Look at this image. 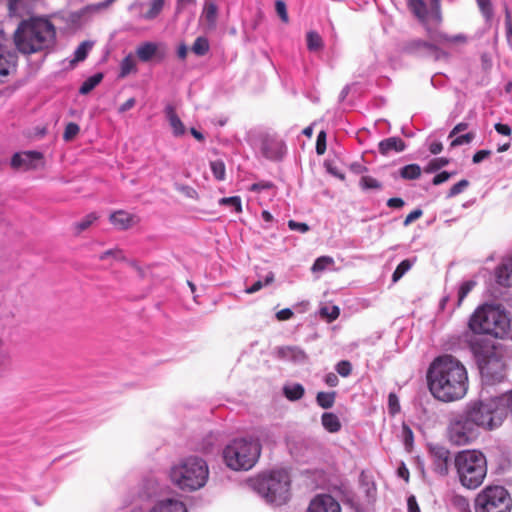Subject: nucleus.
Wrapping results in <instances>:
<instances>
[{"label": "nucleus", "mask_w": 512, "mask_h": 512, "mask_svg": "<svg viewBox=\"0 0 512 512\" xmlns=\"http://www.w3.org/2000/svg\"><path fill=\"white\" fill-rule=\"evenodd\" d=\"M13 68L14 65L5 54L4 46L0 43V82L10 74Z\"/></svg>", "instance_id": "obj_28"}, {"label": "nucleus", "mask_w": 512, "mask_h": 512, "mask_svg": "<svg viewBox=\"0 0 512 512\" xmlns=\"http://www.w3.org/2000/svg\"><path fill=\"white\" fill-rule=\"evenodd\" d=\"M408 7L423 25L431 20L437 27L443 21L441 0H430L429 9L424 0H408Z\"/></svg>", "instance_id": "obj_12"}, {"label": "nucleus", "mask_w": 512, "mask_h": 512, "mask_svg": "<svg viewBox=\"0 0 512 512\" xmlns=\"http://www.w3.org/2000/svg\"><path fill=\"white\" fill-rule=\"evenodd\" d=\"M136 55L142 62H149L153 59L161 62L167 56V49L161 43L144 42L137 47Z\"/></svg>", "instance_id": "obj_15"}, {"label": "nucleus", "mask_w": 512, "mask_h": 512, "mask_svg": "<svg viewBox=\"0 0 512 512\" xmlns=\"http://www.w3.org/2000/svg\"><path fill=\"white\" fill-rule=\"evenodd\" d=\"M12 359L9 351L0 353V374L11 367Z\"/></svg>", "instance_id": "obj_56"}, {"label": "nucleus", "mask_w": 512, "mask_h": 512, "mask_svg": "<svg viewBox=\"0 0 512 512\" xmlns=\"http://www.w3.org/2000/svg\"><path fill=\"white\" fill-rule=\"evenodd\" d=\"M337 393L335 391L331 392H318L316 395L317 404L323 409H330L333 407L335 403Z\"/></svg>", "instance_id": "obj_27"}, {"label": "nucleus", "mask_w": 512, "mask_h": 512, "mask_svg": "<svg viewBox=\"0 0 512 512\" xmlns=\"http://www.w3.org/2000/svg\"><path fill=\"white\" fill-rule=\"evenodd\" d=\"M165 113H166V117L169 121V124L173 130L174 136L179 137V136L184 135V133L186 131L185 126H184L183 122L181 121V119L176 114L175 108L171 105H168L165 108Z\"/></svg>", "instance_id": "obj_24"}, {"label": "nucleus", "mask_w": 512, "mask_h": 512, "mask_svg": "<svg viewBox=\"0 0 512 512\" xmlns=\"http://www.w3.org/2000/svg\"><path fill=\"white\" fill-rule=\"evenodd\" d=\"M288 227L293 231H299L301 233L309 231V226L306 223L296 222L294 220L288 221Z\"/></svg>", "instance_id": "obj_59"}, {"label": "nucleus", "mask_w": 512, "mask_h": 512, "mask_svg": "<svg viewBox=\"0 0 512 512\" xmlns=\"http://www.w3.org/2000/svg\"><path fill=\"white\" fill-rule=\"evenodd\" d=\"M277 357L282 360L301 362L306 360L307 356L303 350L298 347L286 346L277 349Z\"/></svg>", "instance_id": "obj_22"}, {"label": "nucleus", "mask_w": 512, "mask_h": 512, "mask_svg": "<svg viewBox=\"0 0 512 512\" xmlns=\"http://www.w3.org/2000/svg\"><path fill=\"white\" fill-rule=\"evenodd\" d=\"M42 159V154L36 151L15 153L11 159V166L14 169H23L25 171L35 169L36 162Z\"/></svg>", "instance_id": "obj_17"}, {"label": "nucleus", "mask_w": 512, "mask_h": 512, "mask_svg": "<svg viewBox=\"0 0 512 512\" xmlns=\"http://www.w3.org/2000/svg\"><path fill=\"white\" fill-rule=\"evenodd\" d=\"M210 168H211V171H212L214 177L218 181H222L225 179L226 168H225V164L222 160H215V161L210 162Z\"/></svg>", "instance_id": "obj_38"}, {"label": "nucleus", "mask_w": 512, "mask_h": 512, "mask_svg": "<svg viewBox=\"0 0 512 512\" xmlns=\"http://www.w3.org/2000/svg\"><path fill=\"white\" fill-rule=\"evenodd\" d=\"M208 474V466L203 459L188 457L172 467L170 477L181 490L195 491L205 485Z\"/></svg>", "instance_id": "obj_6"}, {"label": "nucleus", "mask_w": 512, "mask_h": 512, "mask_svg": "<svg viewBox=\"0 0 512 512\" xmlns=\"http://www.w3.org/2000/svg\"><path fill=\"white\" fill-rule=\"evenodd\" d=\"M150 512H187V509L181 501L166 499L155 504Z\"/></svg>", "instance_id": "obj_23"}, {"label": "nucleus", "mask_w": 512, "mask_h": 512, "mask_svg": "<svg viewBox=\"0 0 512 512\" xmlns=\"http://www.w3.org/2000/svg\"><path fill=\"white\" fill-rule=\"evenodd\" d=\"M323 427L330 433H336L341 429L339 418L334 413H324L321 417Z\"/></svg>", "instance_id": "obj_26"}, {"label": "nucleus", "mask_w": 512, "mask_h": 512, "mask_svg": "<svg viewBox=\"0 0 512 512\" xmlns=\"http://www.w3.org/2000/svg\"><path fill=\"white\" fill-rule=\"evenodd\" d=\"M98 216L95 213H90L86 215L82 220L74 224V228L77 234L88 229L94 221H96Z\"/></svg>", "instance_id": "obj_37"}, {"label": "nucleus", "mask_w": 512, "mask_h": 512, "mask_svg": "<svg viewBox=\"0 0 512 512\" xmlns=\"http://www.w3.org/2000/svg\"><path fill=\"white\" fill-rule=\"evenodd\" d=\"M452 175H453V173H450L447 171L440 172L439 174L434 176L432 183H433V185H440V184L446 182Z\"/></svg>", "instance_id": "obj_61"}, {"label": "nucleus", "mask_w": 512, "mask_h": 512, "mask_svg": "<svg viewBox=\"0 0 512 512\" xmlns=\"http://www.w3.org/2000/svg\"><path fill=\"white\" fill-rule=\"evenodd\" d=\"M91 44L89 42H82L76 49L74 53V61L80 62L83 61L88 54L89 49L91 48Z\"/></svg>", "instance_id": "obj_47"}, {"label": "nucleus", "mask_w": 512, "mask_h": 512, "mask_svg": "<svg viewBox=\"0 0 512 512\" xmlns=\"http://www.w3.org/2000/svg\"><path fill=\"white\" fill-rule=\"evenodd\" d=\"M336 371L342 377H347L351 374L352 365L347 360H342L336 365Z\"/></svg>", "instance_id": "obj_54"}, {"label": "nucleus", "mask_w": 512, "mask_h": 512, "mask_svg": "<svg viewBox=\"0 0 512 512\" xmlns=\"http://www.w3.org/2000/svg\"><path fill=\"white\" fill-rule=\"evenodd\" d=\"M497 282L502 286H512V257L505 259L496 270Z\"/></svg>", "instance_id": "obj_21"}, {"label": "nucleus", "mask_w": 512, "mask_h": 512, "mask_svg": "<svg viewBox=\"0 0 512 512\" xmlns=\"http://www.w3.org/2000/svg\"><path fill=\"white\" fill-rule=\"evenodd\" d=\"M273 282H274V273L273 272H269L266 275L264 281H261V280L256 281L252 286L247 288L245 290V292L247 294H253V293L259 291L260 289H262L264 286L269 285V284H271Z\"/></svg>", "instance_id": "obj_39"}, {"label": "nucleus", "mask_w": 512, "mask_h": 512, "mask_svg": "<svg viewBox=\"0 0 512 512\" xmlns=\"http://www.w3.org/2000/svg\"><path fill=\"white\" fill-rule=\"evenodd\" d=\"M360 187L363 190H369V189L379 190L382 188V184L377 179H375L371 176H363L360 179Z\"/></svg>", "instance_id": "obj_40"}, {"label": "nucleus", "mask_w": 512, "mask_h": 512, "mask_svg": "<svg viewBox=\"0 0 512 512\" xmlns=\"http://www.w3.org/2000/svg\"><path fill=\"white\" fill-rule=\"evenodd\" d=\"M465 414L477 429L481 427L488 430L502 425L507 417V411L501 406V401L497 397L471 402Z\"/></svg>", "instance_id": "obj_9"}, {"label": "nucleus", "mask_w": 512, "mask_h": 512, "mask_svg": "<svg viewBox=\"0 0 512 512\" xmlns=\"http://www.w3.org/2000/svg\"><path fill=\"white\" fill-rule=\"evenodd\" d=\"M501 401V406L505 407L507 413H512V390L509 393L497 397Z\"/></svg>", "instance_id": "obj_58"}, {"label": "nucleus", "mask_w": 512, "mask_h": 512, "mask_svg": "<svg viewBox=\"0 0 512 512\" xmlns=\"http://www.w3.org/2000/svg\"><path fill=\"white\" fill-rule=\"evenodd\" d=\"M14 39L20 52L32 54L49 49L54 45L56 29L49 20L32 18L20 23Z\"/></svg>", "instance_id": "obj_2"}, {"label": "nucleus", "mask_w": 512, "mask_h": 512, "mask_svg": "<svg viewBox=\"0 0 512 512\" xmlns=\"http://www.w3.org/2000/svg\"><path fill=\"white\" fill-rule=\"evenodd\" d=\"M273 186L274 185L271 182L261 181V182L252 184L250 187V190L253 192H260L265 189H271V188H273Z\"/></svg>", "instance_id": "obj_62"}, {"label": "nucleus", "mask_w": 512, "mask_h": 512, "mask_svg": "<svg viewBox=\"0 0 512 512\" xmlns=\"http://www.w3.org/2000/svg\"><path fill=\"white\" fill-rule=\"evenodd\" d=\"M469 328L475 334L506 338L510 333V319L500 306L482 305L470 317Z\"/></svg>", "instance_id": "obj_4"}, {"label": "nucleus", "mask_w": 512, "mask_h": 512, "mask_svg": "<svg viewBox=\"0 0 512 512\" xmlns=\"http://www.w3.org/2000/svg\"><path fill=\"white\" fill-rule=\"evenodd\" d=\"M109 220L119 230H127L140 222L139 217L124 210L113 212Z\"/></svg>", "instance_id": "obj_18"}, {"label": "nucleus", "mask_w": 512, "mask_h": 512, "mask_svg": "<svg viewBox=\"0 0 512 512\" xmlns=\"http://www.w3.org/2000/svg\"><path fill=\"white\" fill-rule=\"evenodd\" d=\"M406 148L405 142L400 137H389L379 142L380 154L386 156L390 152H402Z\"/></svg>", "instance_id": "obj_20"}, {"label": "nucleus", "mask_w": 512, "mask_h": 512, "mask_svg": "<svg viewBox=\"0 0 512 512\" xmlns=\"http://www.w3.org/2000/svg\"><path fill=\"white\" fill-rule=\"evenodd\" d=\"M209 42L205 37H198L192 45V52L198 56H203L209 51Z\"/></svg>", "instance_id": "obj_34"}, {"label": "nucleus", "mask_w": 512, "mask_h": 512, "mask_svg": "<svg viewBox=\"0 0 512 512\" xmlns=\"http://www.w3.org/2000/svg\"><path fill=\"white\" fill-rule=\"evenodd\" d=\"M294 313L289 308H284L276 313V318L279 321H286L293 317Z\"/></svg>", "instance_id": "obj_63"}, {"label": "nucleus", "mask_w": 512, "mask_h": 512, "mask_svg": "<svg viewBox=\"0 0 512 512\" xmlns=\"http://www.w3.org/2000/svg\"><path fill=\"white\" fill-rule=\"evenodd\" d=\"M402 439L405 444V447L410 450L413 444L414 435L413 431L407 424L402 425Z\"/></svg>", "instance_id": "obj_50"}, {"label": "nucleus", "mask_w": 512, "mask_h": 512, "mask_svg": "<svg viewBox=\"0 0 512 512\" xmlns=\"http://www.w3.org/2000/svg\"><path fill=\"white\" fill-rule=\"evenodd\" d=\"M306 40H307V48L310 51H319L323 47V40H322L321 36L315 31L308 32L307 36H306Z\"/></svg>", "instance_id": "obj_33"}, {"label": "nucleus", "mask_w": 512, "mask_h": 512, "mask_svg": "<svg viewBox=\"0 0 512 512\" xmlns=\"http://www.w3.org/2000/svg\"><path fill=\"white\" fill-rule=\"evenodd\" d=\"M478 435V429L465 413L453 419L448 427V438L454 445H468L477 439Z\"/></svg>", "instance_id": "obj_11"}, {"label": "nucleus", "mask_w": 512, "mask_h": 512, "mask_svg": "<svg viewBox=\"0 0 512 512\" xmlns=\"http://www.w3.org/2000/svg\"><path fill=\"white\" fill-rule=\"evenodd\" d=\"M305 390L301 384L284 387V395L290 401H297L304 396Z\"/></svg>", "instance_id": "obj_32"}, {"label": "nucleus", "mask_w": 512, "mask_h": 512, "mask_svg": "<svg viewBox=\"0 0 512 512\" xmlns=\"http://www.w3.org/2000/svg\"><path fill=\"white\" fill-rule=\"evenodd\" d=\"M103 79L102 73H96L87 78L79 88V93L86 95L90 93Z\"/></svg>", "instance_id": "obj_29"}, {"label": "nucleus", "mask_w": 512, "mask_h": 512, "mask_svg": "<svg viewBox=\"0 0 512 512\" xmlns=\"http://www.w3.org/2000/svg\"><path fill=\"white\" fill-rule=\"evenodd\" d=\"M474 137H475V134L472 132L460 135L452 140L450 146L457 147V146H460L463 144H468L474 139Z\"/></svg>", "instance_id": "obj_52"}, {"label": "nucleus", "mask_w": 512, "mask_h": 512, "mask_svg": "<svg viewBox=\"0 0 512 512\" xmlns=\"http://www.w3.org/2000/svg\"><path fill=\"white\" fill-rule=\"evenodd\" d=\"M469 186V181L466 179L460 180L458 183L454 184L447 194V197L452 198L462 193Z\"/></svg>", "instance_id": "obj_48"}, {"label": "nucleus", "mask_w": 512, "mask_h": 512, "mask_svg": "<svg viewBox=\"0 0 512 512\" xmlns=\"http://www.w3.org/2000/svg\"><path fill=\"white\" fill-rule=\"evenodd\" d=\"M136 71V60L132 54H129L121 61L120 77L124 78L131 73H135Z\"/></svg>", "instance_id": "obj_30"}, {"label": "nucleus", "mask_w": 512, "mask_h": 512, "mask_svg": "<svg viewBox=\"0 0 512 512\" xmlns=\"http://www.w3.org/2000/svg\"><path fill=\"white\" fill-rule=\"evenodd\" d=\"M491 154L490 150H479L477 151L472 158L473 163L478 164L483 161L485 158L489 157Z\"/></svg>", "instance_id": "obj_64"}, {"label": "nucleus", "mask_w": 512, "mask_h": 512, "mask_svg": "<svg viewBox=\"0 0 512 512\" xmlns=\"http://www.w3.org/2000/svg\"><path fill=\"white\" fill-rule=\"evenodd\" d=\"M403 51L415 56H432L438 60L443 52L432 42L421 39H412L403 46Z\"/></svg>", "instance_id": "obj_14"}, {"label": "nucleus", "mask_w": 512, "mask_h": 512, "mask_svg": "<svg viewBox=\"0 0 512 512\" xmlns=\"http://www.w3.org/2000/svg\"><path fill=\"white\" fill-rule=\"evenodd\" d=\"M422 215H423V211L421 209H415V210L411 211L404 219L403 225L404 226L410 225L412 222L419 219Z\"/></svg>", "instance_id": "obj_60"}, {"label": "nucleus", "mask_w": 512, "mask_h": 512, "mask_svg": "<svg viewBox=\"0 0 512 512\" xmlns=\"http://www.w3.org/2000/svg\"><path fill=\"white\" fill-rule=\"evenodd\" d=\"M307 512H341V507L331 495H317L309 504Z\"/></svg>", "instance_id": "obj_16"}, {"label": "nucleus", "mask_w": 512, "mask_h": 512, "mask_svg": "<svg viewBox=\"0 0 512 512\" xmlns=\"http://www.w3.org/2000/svg\"><path fill=\"white\" fill-rule=\"evenodd\" d=\"M218 16V7L214 0H206L203 11H202V17L205 19L207 24L210 27H214L217 21Z\"/></svg>", "instance_id": "obj_25"}, {"label": "nucleus", "mask_w": 512, "mask_h": 512, "mask_svg": "<svg viewBox=\"0 0 512 512\" xmlns=\"http://www.w3.org/2000/svg\"><path fill=\"white\" fill-rule=\"evenodd\" d=\"M470 346L476 358L482 381L488 385L501 382L505 377L502 349L487 340L472 341Z\"/></svg>", "instance_id": "obj_3"}, {"label": "nucleus", "mask_w": 512, "mask_h": 512, "mask_svg": "<svg viewBox=\"0 0 512 512\" xmlns=\"http://www.w3.org/2000/svg\"><path fill=\"white\" fill-rule=\"evenodd\" d=\"M221 205H228L234 208L237 213L242 212L241 198L239 196L225 197L220 199Z\"/></svg>", "instance_id": "obj_45"}, {"label": "nucleus", "mask_w": 512, "mask_h": 512, "mask_svg": "<svg viewBox=\"0 0 512 512\" xmlns=\"http://www.w3.org/2000/svg\"><path fill=\"white\" fill-rule=\"evenodd\" d=\"M474 285H475L474 282L467 281V282H464L460 286L459 291H458V304H460L464 300V298L469 294V292L472 290Z\"/></svg>", "instance_id": "obj_55"}, {"label": "nucleus", "mask_w": 512, "mask_h": 512, "mask_svg": "<svg viewBox=\"0 0 512 512\" xmlns=\"http://www.w3.org/2000/svg\"><path fill=\"white\" fill-rule=\"evenodd\" d=\"M478 7L486 19H490L493 15L492 3L490 0H476Z\"/></svg>", "instance_id": "obj_51"}, {"label": "nucleus", "mask_w": 512, "mask_h": 512, "mask_svg": "<svg viewBox=\"0 0 512 512\" xmlns=\"http://www.w3.org/2000/svg\"><path fill=\"white\" fill-rule=\"evenodd\" d=\"M388 407L389 411L392 415L398 413L400 411V404L398 397L395 393H390L388 396Z\"/></svg>", "instance_id": "obj_57"}, {"label": "nucleus", "mask_w": 512, "mask_h": 512, "mask_svg": "<svg viewBox=\"0 0 512 512\" xmlns=\"http://www.w3.org/2000/svg\"><path fill=\"white\" fill-rule=\"evenodd\" d=\"M164 6V0H153L150 4V8L143 14V17L147 20L156 18L162 11Z\"/></svg>", "instance_id": "obj_35"}, {"label": "nucleus", "mask_w": 512, "mask_h": 512, "mask_svg": "<svg viewBox=\"0 0 512 512\" xmlns=\"http://www.w3.org/2000/svg\"><path fill=\"white\" fill-rule=\"evenodd\" d=\"M411 267L412 263L410 260L405 259L401 261L392 274V281L394 283L398 282L404 276V274L411 269Z\"/></svg>", "instance_id": "obj_36"}, {"label": "nucleus", "mask_w": 512, "mask_h": 512, "mask_svg": "<svg viewBox=\"0 0 512 512\" xmlns=\"http://www.w3.org/2000/svg\"><path fill=\"white\" fill-rule=\"evenodd\" d=\"M275 10H276L277 15L280 17V19L283 23L289 22L287 7L283 0L275 1Z\"/></svg>", "instance_id": "obj_49"}, {"label": "nucleus", "mask_w": 512, "mask_h": 512, "mask_svg": "<svg viewBox=\"0 0 512 512\" xmlns=\"http://www.w3.org/2000/svg\"><path fill=\"white\" fill-rule=\"evenodd\" d=\"M431 394L443 402L462 399L468 391V373L465 366L451 355L436 358L427 371Z\"/></svg>", "instance_id": "obj_1"}, {"label": "nucleus", "mask_w": 512, "mask_h": 512, "mask_svg": "<svg viewBox=\"0 0 512 512\" xmlns=\"http://www.w3.org/2000/svg\"><path fill=\"white\" fill-rule=\"evenodd\" d=\"M333 259L329 256H321L317 258L311 268L313 272H321L325 270L329 265L333 264Z\"/></svg>", "instance_id": "obj_42"}, {"label": "nucleus", "mask_w": 512, "mask_h": 512, "mask_svg": "<svg viewBox=\"0 0 512 512\" xmlns=\"http://www.w3.org/2000/svg\"><path fill=\"white\" fill-rule=\"evenodd\" d=\"M432 26H436L431 20H429L427 25H424L428 37L431 41L434 43H448V42H465L466 37L464 35H456V36H448L447 34L435 30L432 28Z\"/></svg>", "instance_id": "obj_19"}, {"label": "nucleus", "mask_w": 512, "mask_h": 512, "mask_svg": "<svg viewBox=\"0 0 512 512\" xmlns=\"http://www.w3.org/2000/svg\"><path fill=\"white\" fill-rule=\"evenodd\" d=\"M250 485L269 503L282 505L289 498L290 477L285 470L259 475L251 480Z\"/></svg>", "instance_id": "obj_8"}, {"label": "nucleus", "mask_w": 512, "mask_h": 512, "mask_svg": "<svg viewBox=\"0 0 512 512\" xmlns=\"http://www.w3.org/2000/svg\"><path fill=\"white\" fill-rule=\"evenodd\" d=\"M399 173L403 179L414 180L420 177L421 167L418 164H409L402 167Z\"/></svg>", "instance_id": "obj_31"}, {"label": "nucleus", "mask_w": 512, "mask_h": 512, "mask_svg": "<svg viewBox=\"0 0 512 512\" xmlns=\"http://www.w3.org/2000/svg\"><path fill=\"white\" fill-rule=\"evenodd\" d=\"M474 509L475 512H511L512 498L503 486L490 485L477 494Z\"/></svg>", "instance_id": "obj_10"}, {"label": "nucleus", "mask_w": 512, "mask_h": 512, "mask_svg": "<svg viewBox=\"0 0 512 512\" xmlns=\"http://www.w3.org/2000/svg\"><path fill=\"white\" fill-rule=\"evenodd\" d=\"M340 310L338 306L322 307L320 309V315L327 318L330 322L336 320L339 317Z\"/></svg>", "instance_id": "obj_46"}, {"label": "nucleus", "mask_w": 512, "mask_h": 512, "mask_svg": "<svg viewBox=\"0 0 512 512\" xmlns=\"http://www.w3.org/2000/svg\"><path fill=\"white\" fill-rule=\"evenodd\" d=\"M261 445L258 441L246 438L232 440L223 450L224 463L234 471L250 470L258 461Z\"/></svg>", "instance_id": "obj_7"}, {"label": "nucleus", "mask_w": 512, "mask_h": 512, "mask_svg": "<svg viewBox=\"0 0 512 512\" xmlns=\"http://www.w3.org/2000/svg\"><path fill=\"white\" fill-rule=\"evenodd\" d=\"M326 132L324 130L320 131L317 136L316 141V153L318 155H323L326 151Z\"/></svg>", "instance_id": "obj_53"}, {"label": "nucleus", "mask_w": 512, "mask_h": 512, "mask_svg": "<svg viewBox=\"0 0 512 512\" xmlns=\"http://www.w3.org/2000/svg\"><path fill=\"white\" fill-rule=\"evenodd\" d=\"M79 131L80 127L78 124L74 122H69L65 127L63 139L67 142L71 141L78 135Z\"/></svg>", "instance_id": "obj_43"}, {"label": "nucleus", "mask_w": 512, "mask_h": 512, "mask_svg": "<svg viewBox=\"0 0 512 512\" xmlns=\"http://www.w3.org/2000/svg\"><path fill=\"white\" fill-rule=\"evenodd\" d=\"M114 258L118 261H126V257L123 251L119 248L109 249L99 255L100 260H106L107 258Z\"/></svg>", "instance_id": "obj_41"}, {"label": "nucleus", "mask_w": 512, "mask_h": 512, "mask_svg": "<svg viewBox=\"0 0 512 512\" xmlns=\"http://www.w3.org/2000/svg\"><path fill=\"white\" fill-rule=\"evenodd\" d=\"M454 466L462 486L468 489L478 488L487 474L485 455L478 450H463L454 458Z\"/></svg>", "instance_id": "obj_5"}, {"label": "nucleus", "mask_w": 512, "mask_h": 512, "mask_svg": "<svg viewBox=\"0 0 512 512\" xmlns=\"http://www.w3.org/2000/svg\"><path fill=\"white\" fill-rule=\"evenodd\" d=\"M429 454L432 459L433 471L439 476H447L450 468V451L441 445H430Z\"/></svg>", "instance_id": "obj_13"}, {"label": "nucleus", "mask_w": 512, "mask_h": 512, "mask_svg": "<svg viewBox=\"0 0 512 512\" xmlns=\"http://www.w3.org/2000/svg\"><path fill=\"white\" fill-rule=\"evenodd\" d=\"M449 164V159L445 157H439L432 159L426 167V172H435Z\"/></svg>", "instance_id": "obj_44"}]
</instances>
